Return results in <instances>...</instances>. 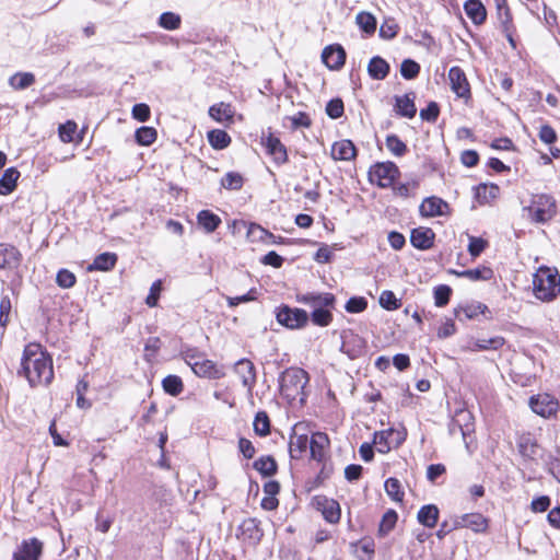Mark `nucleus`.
Returning a JSON list of instances; mask_svg holds the SVG:
<instances>
[{
	"label": "nucleus",
	"mask_w": 560,
	"mask_h": 560,
	"mask_svg": "<svg viewBox=\"0 0 560 560\" xmlns=\"http://www.w3.org/2000/svg\"><path fill=\"white\" fill-rule=\"evenodd\" d=\"M301 302L305 304H310L314 307L312 312V320L314 324L319 326H326L331 320V313L326 310V306H329L334 303L335 298L329 293L317 294V293H307L300 299Z\"/></svg>",
	"instance_id": "obj_5"
},
{
	"label": "nucleus",
	"mask_w": 560,
	"mask_h": 560,
	"mask_svg": "<svg viewBox=\"0 0 560 560\" xmlns=\"http://www.w3.org/2000/svg\"><path fill=\"white\" fill-rule=\"evenodd\" d=\"M520 454L527 459H535L538 453V445L529 435H522L517 443Z\"/></svg>",
	"instance_id": "obj_30"
},
{
	"label": "nucleus",
	"mask_w": 560,
	"mask_h": 560,
	"mask_svg": "<svg viewBox=\"0 0 560 560\" xmlns=\"http://www.w3.org/2000/svg\"><path fill=\"white\" fill-rule=\"evenodd\" d=\"M448 80L451 89L457 97L466 102L471 98L470 84L462 68L457 66L452 67L448 71Z\"/></svg>",
	"instance_id": "obj_9"
},
{
	"label": "nucleus",
	"mask_w": 560,
	"mask_h": 560,
	"mask_svg": "<svg viewBox=\"0 0 560 560\" xmlns=\"http://www.w3.org/2000/svg\"><path fill=\"white\" fill-rule=\"evenodd\" d=\"M209 115L211 118L219 122L223 121H232L233 119V112L231 109V106L225 103H219L215 105H212L209 108Z\"/></svg>",
	"instance_id": "obj_34"
},
{
	"label": "nucleus",
	"mask_w": 560,
	"mask_h": 560,
	"mask_svg": "<svg viewBox=\"0 0 560 560\" xmlns=\"http://www.w3.org/2000/svg\"><path fill=\"white\" fill-rule=\"evenodd\" d=\"M329 444V440L326 433L316 432L310 440V452L311 457L314 460L322 462L326 457V448Z\"/></svg>",
	"instance_id": "obj_19"
},
{
	"label": "nucleus",
	"mask_w": 560,
	"mask_h": 560,
	"mask_svg": "<svg viewBox=\"0 0 560 560\" xmlns=\"http://www.w3.org/2000/svg\"><path fill=\"white\" fill-rule=\"evenodd\" d=\"M136 141L141 145H151L158 137L156 130L153 127H140L136 131Z\"/></svg>",
	"instance_id": "obj_43"
},
{
	"label": "nucleus",
	"mask_w": 560,
	"mask_h": 560,
	"mask_svg": "<svg viewBox=\"0 0 560 560\" xmlns=\"http://www.w3.org/2000/svg\"><path fill=\"white\" fill-rule=\"evenodd\" d=\"M343 110V102L340 98H332L326 105V114L332 119L341 117Z\"/></svg>",
	"instance_id": "obj_58"
},
{
	"label": "nucleus",
	"mask_w": 560,
	"mask_h": 560,
	"mask_svg": "<svg viewBox=\"0 0 560 560\" xmlns=\"http://www.w3.org/2000/svg\"><path fill=\"white\" fill-rule=\"evenodd\" d=\"M420 214L427 218L446 215L450 212V206L440 197H427L419 207Z\"/></svg>",
	"instance_id": "obj_12"
},
{
	"label": "nucleus",
	"mask_w": 560,
	"mask_h": 560,
	"mask_svg": "<svg viewBox=\"0 0 560 560\" xmlns=\"http://www.w3.org/2000/svg\"><path fill=\"white\" fill-rule=\"evenodd\" d=\"M310 447V440L307 435L301 434V435H294L291 438L289 443V452L290 456L293 459H300L302 455L307 451Z\"/></svg>",
	"instance_id": "obj_28"
},
{
	"label": "nucleus",
	"mask_w": 560,
	"mask_h": 560,
	"mask_svg": "<svg viewBox=\"0 0 560 560\" xmlns=\"http://www.w3.org/2000/svg\"><path fill=\"white\" fill-rule=\"evenodd\" d=\"M180 354L191 370L203 359V354L196 348H187Z\"/></svg>",
	"instance_id": "obj_60"
},
{
	"label": "nucleus",
	"mask_w": 560,
	"mask_h": 560,
	"mask_svg": "<svg viewBox=\"0 0 560 560\" xmlns=\"http://www.w3.org/2000/svg\"><path fill=\"white\" fill-rule=\"evenodd\" d=\"M276 318L279 324L290 329L301 328L308 322V315L301 308H291L282 305L276 312Z\"/></svg>",
	"instance_id": "obj_7"
},
{
	"label": "nucleus",
	"mask_w": 560,
	"mask_h": 560,
	"mask_svg": "<svg viewBox=\"0 0 560 560\" xmlns=\"http://www.w3.org/2000/svg\"><path fill=\"white\" fill-rule=\"evenodd\" d=\"M355 23L364 36H371L376 31V19L373 14L362 11L357 14Z\"/></svg>",
	"instance_id": "obj_29"
},
{
	"label": "nucleus",
	"mask_w": 560,
	"mask_h": 560,
	"mask_svg": "<svg viewBox=\"0 0 560 560\" xmlns=\"http://www.w3.org/2000/svg\"><path fill=\"white\" fill-rule=\"evenodd\" d=\"M352 552L359 560H373L375 553L374 540L368 537L361 539L358 544H352Z\"/></svg>",
	"instance_id": "obj_24"
},
{
	"label": "nucleus",
	"mask_w": 560,
	"mask_h": 560,
	"mask_svg": "<svg viewBox=\"0 0 560 560\" xmlns=\"http://www.w3.org/2000/svg\"><path fill=\"white\" fill-rule=\"evenodd\" d=\"M19 374L25 376L32 387L50 384L54 378L52 360L39 343L25 346Z\"/></svg>",
	"instance_id": "obj_1"
},
{
	"label": "nucleus",
	"mask_w": 560,
	"mask_h": 560,
	"mask_svg": "<svg viewBox=\"0 0 560 560\" xmlns=\"http://www.w3.org/2000/svg\"><path fill=\"white\" fill-rule=\"evenodd\" d=\"M180 23V16L174 12H164L159 18V25L168 31L179 28Z\"/></svg>",
	"instance_id": "obj_46"
},
{
	"label": "nucleus",
	"mask_w": 560,
	"mask_h": 560,
	"mask_svg": "<svg viewBox=\"0 0 560 560\" xmlns=\"http://www.w3.org/2000/svg\"><path fill=\"white\" fill-rule=\"evenodd\" d=\"M22 262V254L10 244H0V269L14 270Z\"/></svg>",
	"instance_id": "obj_15"
},
{
	"label": "nucleus",
	"mask_w": 560,
	"mask_h": 560,
	"mask_svg": "<svg viewBox=\"0 0 560 560\" xmlns=\"http://www.w3.org/2000/svg\"><path fill=\"white\" fill-rule=\"evenodd\" d=\"M535 296L542 302H550L560 294V275L556 268L541 266L533 279Z\"/></svg>",
	"instance_id": "obj_3"
},
{
	"label": "nucleus",
	"mask_w": 560,
	"mask_h": 560,
	"mask_svg": "<svg viewBox=\"0 0 560 560\" xmlns=\"http://www.w3.org/2000/svg\"><path fill=\"white\" fill-rule=\"evenodd\" d=\"M161 291H162L161 280L154 281L150 288V293L145 299V303L148 306L154 307L158 305V301H159Z\"/></svg>",
	"instance_id": "obj_63"
},
{
	"label": "nucleus",
	"mask_w": 560,
	"mask_h": 560,
	"mask_svg": "<svg viewBox=\"0 0 560 560\" xmlns=\"http://www.w3.org/2000/svg\"><path fill=\"white\" fill-rule=\"evenodd\" d=\"M419 186V183L417 180H412L410 183H400L397 185L393 184V190L396 196L407 198L411 196L412 191L416 190Z\"/></svg>",
	"instance_id": "obj_57"
},
{
	"label": "nucleus",
	"mask_w": 560,
	"mask_h": 560,
	"mask_svg": "<svg viewBox=\"0 0 560 560\" xmlns=\"http://www.w3.org/2000/svg\"><path fill=\"white\" fill-rule=\"evenodd\" d=\"M254 468L262 476H272L277 471V463L271 456H261L254 462Z\"/></svg>",
	"instance_id": "obj_37"
},
{
	"label": "nucleus",
	"mask_w": 560,
	"mask_h": 560,
	"mask_svg": "<svg viewBox=\"0 0 560 560\" xmlns=\"http://www.w3.org/2000/svg\"><path fill=\"white\" fill-rule=\"evenodd\" d=\"M498 194L499 186L495 184H479L477 187H475V197L481 205L487 203L490 200L497 198Z\"/></svg>",
	"instance_id": "obj_32"
},
{
	"label": "nucleus",
	"mask_w": 560,
	"mask_h": 560,
	"mask_svg": "<svg viewBox=\"0 0 560 560\" xmlns=\"http://www.w3.org/2000/svg\"><path fill=\"white\" fill-rule=\"evenodd\" d=\"M19 177L20 172L15 167L7 168L0 178V195L11 194L16 187Z\"/></svg>",
	"instance_id": "obj_27"
},
{
	"label": "nucleus",
	"mask_w": 560,
	"mask_h": 560,
	"mask_svg": "<svg viewBox=\"0 0 560 560\" xmlns=\"http://www.w3.org/2000/svg\"><path fill=\"white\" fill-rule=\"evenodd\" d=\"M307 382L308 375L303 369L289 368L279 376L280 394L290 404L296 400L304 404L306 400L304 388Z\"/></svg>",
	"instance_id": "obj_2"
},
{
	"label": "nucleus",
	"mask_w": 560,
	"mask_h": 560,
	"mask_svg": "<svg viewBox=\"0 0 560 560\" xmlns=\"http://www.w3.org/2000/svg\"><path fill=\"white\" fill-rule=\"evenodd\" d=\"M260 522L256 518H246L240 525V532L244 539L249 540L253 544L260 541L264 536L262 529L260 528Z\"/></svg>",
	"instance_id": "obj_22"
},
{
	"label": "nucleus",
	"mask_w": 560,
	"mask_h": 560,
	"mask_svg": "<svg viewBox=\"0 0 560 560\" xmlns=\"http://www.w3.org/2000/svg\"><path fill=\"white\" fill-rule=\"evenodd\" d=\"M488 246V242L481 237L469 236L468 253L471 257H478Z\"/></svg>",
	"instance_id": "obj_56"
},
{
	"label": "nucleus",
	"mask_w": 560,
	"mask_h": 560,
	"mask_svg": "<svg viewBox=\"0 0 560 560\" xmlns=\"http://www.w3.org/2000/svg\"><path fill=\"white\" fill-rule=\"evenodd\" d=\"M192 371L197 376L210 380H219L225 376L223 368H219L212 360L205 358L199 361Z\"/></svg>",
	"instance_id": "obj_16"
},
{
	"label": "nucleus",
	"mask_w": 560,
	"mask_h": 560,
	"mask_svg": "<svg viewBox=\"0 0 560 560\" xmlns=\"http://www.w3.org/2000/svg\"><path fill=\"white\" fill-rule=\"evenodd\" d=\"M486 311H488V307L482 303L470 304L462 310V312L465 315V318L467 319H472L477 317L479 314H485Z\"/></svg>",
	"instance_id": "obj_64"
},
{
	"label": "nucleus",
	"mask_w": 560,
	"mask_h": 560,
	"mask_svg": "<svg viewBox=\"0 0 560 560\" xmlns=\"http://www.w3.org/2000/svg\"><path fill=\"white\" fill-rule=\"evenodd\" d=\"M368 71L372 79L383 80L389 72V65L382 57L375 56L370 60Z\"/></svg>",
	"instance_id": "obj_26"
},
{
	"label": "nucleus",
	"mask_w": 560,
	"mask_h": 560,
	"mask_svg": "<svg viewBox=\"0 0 560 560\" xmlns=\"http://www.w3.org/2000/svg\"><path fill=\"white\" fill-rule=\"evenodd\" d=\"M234 372L242 378L244 387L252 393L256 384V368L248 359H241L234 364Z\"/></svg>",
	"instance_id": "obj_13"
},
{
	"label": "nucleus",
	"mask_w": 560,
	"mask_h": 560,
	"mask_svg": "<svg viewBox=\"0 0 560 560\" xmlns=\"http://www.w3.org/2000/svg\"><path fill=\"white\" fill-rule=\"evenodd\" d=\"M77 131V124L74 121H67L59 127V137L63 142H71Z\"/></svg>",
	"instance_id": "obj_61"
},
{
	"label": "nucleus",
	"mask_w": 560,
	"mask_h": 560,
	"mask_svg": "<svg viewBox=\"0 0 560 560\" xmlns=\"http://www.w3.org/2000/svg\"><path fill=\"white\" fill-rule=\"evenodd\" d=\"M489 526L488 518L480 513L464 514L455 521V528H470L475 533H483Z\"/></svg>",
	"instance_id": "obj_14"
},
{
	"label": "nucleus",
	"mask_w": 560,
	"mask_h": 560,
	"mask_svg": "<svg viewBox=\"0 0 560 560\" xmlns=\"http://www.w3.org/2000/svg\"><path fill=\"white\" fill-rule=\"evenodd\" d=\"M247 237L253 242H266L267 238H276V235L265 230L259 224L250 223L247 230Z\"/></svg>",
	"instance_id": "obj_47"
},
{
	"label": "nucleus",
	"mask_w": 560,
	"mask_h": 560,
	"mask_svg": "<svg viewBox=\"0 0 560 560\" xmlns=\"http://www.w3.org/2000/svg\"><path fill=\"white\" fill-rule=\"evenodd\" d=\"M197 220L207 233L215 231L221 223V219L209 210L200 211L197 215Z\"/></svg>",
	"instance_id": "obj_33"
},
{
	"label": "nucleus",
	"mask_w": 560,
	"mask_h": 560,
	"mask_svg": "<svg viewBox=\"0 0 560 560\" xmlns=\"http://www.w3.org/2000/svg\"><path fill=\"white\" fill-rule=\"evenodd\" d=\"M416 94L413 92L406 93L402 96H395V110L398 115L406 118H413L417 114L415 105Z\"/></svg>",
	"instance_id": "obj_18"
},
{
	"label": "nucleus",
	"mask_w": 560,
	"mask_h": 560,
	"mask_svg": "<svg viewBox=\"0 0 560 560\" xmlns=\"http://www.w3.org/2000/svg\"><path fill=\"white\" fill-rule=\"evenodd\" d=\"M435 234L430 228H417L411 231L410 242L413 247L425 250L433 246Z\"/></svg>",
	"instance_id": "obj_17"
},
{
	"label": "nucleus",
	"mask_w": 560,
	"mask_h": 560,
	"mask_svg": "<svg viewBox=\"0 0 560 560\" xmlns=\"http://www.w3.org/2000/svg\"><path fill=\"white\" fill-rule=\"evenodd\" d=\"M380 305L385 308V310H388V311H394V310H397L400 307L401 303L400 301L396 298V295L394 294V292L389 291V290H385L382 292L381 296H380Z\"/></svg>",
	"instance_id": "obj_53"
},
{
	"label": "nucleus",
	"mask_w": 560,
	"mask_h": 560,
	"mask_svg": "<svg viewBox=\"0 0 560 560\" xmlns=\"http://www.w3.org/2000/svg\"><path fill=\"white\" fill-rule=\"evenodd\" d=\"M244 178L240 173L229 172L221 179V185L225 189L240 190L243 187Z\"/></svg>",
	"instance_id": "obj_49"
},
{
	"label": "nucleus",
	"mask_w": 560,
	"mask_h": 560,
	"mask_svg": "<svg viewBox=\"0 0 560 560\" xmlns=\"http://www.w3.org/2000/svg\"><path fill=\"white\" fill-rule=\"evenodd\" d=\"M529 407L538 416L549 418L557 413L559 402L550 394L542 393L534 395L529 398Z\"/></svg>",
	"instance_id": "obj_8"
},
{
	"label": "nucleus",
	"mask_w": 560,
	"mask_h": 560,
	"mask_svg": "<svg viewBox=\"0 0 560 560\" xmlns=\"http://www.w3.org/2000/svg\"><path fill=\"white\" fill-rule=\"evenodd\" d=\"M497 8V18L501 28L508 30L509 25L512 24V14L508 5L506 0H494Z\"/></svg>",
	"instance_id": "obj_36"
},
{
	"label": "nucleus",
	"mask_w": 560,
	"mask_h": 560,
	"mask_svg": "<svg viewBox=\"0 0 560 560\" xmlns=\"http://www.w3.org/2000/svg\"><path fill=\"white\" fill-rule=\"evenodd\" d=\"M117 255L114 253H103L95 257L89 270L108 271L115 267Z\"/></svg>",
	"instance_id": "obj_31"
},
{
	"label": "nucleus",
	"mask_w": 560,
	"mask_h": 560,
	"mask_svg": "<svg viewBox=\"0 0 560 560\" xmlns=\"http://www.w3.org/2000/svg\"><path fill=\"white\" fill-rule=\"evenodd\" d=\"M536 223H546L557 214V203L552 196L539 194L533 197L530 206L524 208Z\"/></svg>",
	"instance_id": "obj_4"
},
{
	"label": "nucleus",
	"mask_w": 560,
	"mask_h": 560,
	"mask_svg": "<svg viewBox=\"0 0 560 560\" xmlns=\"http://www.w3.org/2000/svg\"><path fill=\"white\" fill-rule=\"evenodd\" d=\"M464 10L476 25L482 24L487 19L486 8L480 0H467L464 4Z\"/></svg>",
	"instance_id": "obj_23"
},
{
	"label": "nucleus",
	"mask_w": 560,
	"mask_h": 560,
	"mask_svg": "<svg viewBox=\"0 0 560 560\" xmlns=\"http://www.w3.org/2000/svg\"><path fill=\"white\" fill-rule=\"evenodd\" d=\"M386 147L395 156H402L408 151L406 143L394 133L386 137Z\"/></svg>",
	"instance_id": "obj_45"
},
{
	"label": "nucleus",
	"mask_w": 560,
	"mask_h": 560,
	"mask_svg": "<svg viewBox=\"0 0 560 560\" xmlns=\"http://www.w3.org/2000/svg\"><path fill=\"white\" fill-rule=\"evenodd\" d=\"M459 276L468 278L472 281L478 280H490L493 276V271L490 268L481 267L475 269H467L459 273Z\"/></svg>",
	"instance_id": "obj_48"
},
{
	"label": "nucleus",
	"mask_w": 560,
	"mask_h": 560,
	"mask_svg": "<svg viewBox=\"0 0 560 560\" xmlns=\"http://www.w3.org/2000/svg\"><path fill=\"white\" fill-rule=\"evenodd\" d=\"M209 143L217 150L226 148L231 142V137L221 129H213L208 132Z\"/></svg>",
	"instance_id": "obj_35"
},
{
	"label": "nucleus",
	"mask_w": 560,
	"mask_h": 560,
	"mask_svg": "<svg viewBox=\"0 0 560 560\" xmlns=\"http://www.w3.org/2000/svg\"><path fill=\"white\" fill-rule=\"evenodd\" d=\"M331 158L336 161L350 160V140L337 141L331 147Z\"/></svg>",
	"instance_id": "obj_41"
},
{
	"label": "nucleus",
	"mask_w": 560,
	"mask_h": 560,
	"mask_svg": "<svg viewBox=\"0 0 560 560\" xmlns=\"http://www.w3.org/2000/svg\"><path fill=\"white\" fill-rule=\"evenodd\" d=\"M346 51L341 46H328L323 50V62L329 69H338L346 61Z\"/></svg>",
	"instance_id": "obj_20"
},
{
	"label": "nucleus",
	"mask_w": 560,
	"mask_h": 560,
	"mask_svg": "<svg viewBox=\"0 0 560 560\" xmlns=\"http://www.w3.org/2000/svg\"><path fill=\"white\" fill-rule=\"evenodd\" d=\"M162 386L164 392L172 396H178L184 389L183 381L177 375H167L162 381Z\"/></svg>",
	"instance_id": "obj_39"
},
{
	"label": "nucleus",
	"mask_w": 560,
	"mask_h": 560,
	"mask_svg": "<svg viewBox=\"0 0 560 560\" xmlns=\"http://www.w3.org/2000/svg\"><path fill=\"white\" fill-rule=\"evenodd\" d=\"M56 282L62 289H70L75 284L77 278L70 270L60 269L57 273Z\"/></svg>",
	"instance_id": "obj_54"
},
{
	"label": "nucleus",
	"mask_w": 560,
	"mask_h": 560,
	"mask_svg": "<svg viewBox=\"0 0 560 560\" xmlns=\"http://www.w3.org/2000/svg\"><path fill=\"white\" fill-rule=\"evenodd\" d=\"M385 491L387 495L395 502H402L404 491H401L400 481L397 478L390 477L385 481Z\"/></svg>",
	"instance_id": "obj_42"
},
{
	"label": "nucleus",
	"mask_w": 560,
	"mask_h": 560,
	"mask_svg": "<svg viewBox=\"0 0 560 560\" xmlns=\"http://www.w3.org/2000/svg\"><path fill=\"white\" fill-rule=\"evenodd\" d=\"M43 549L44 544L39 539H24L13 552L12 560H39Z\"/></svg>",
	"instance_id": "obj_10"
},
{
	"label": "nucleus",
	"mask_w": 560,
	"mask_h": 560,
	"mask_svg": "<svg viewBox=\"0 0 560 560\" xmlns=\"http://www.w3.org/2000/svg\"><path fill=\"white\" fill-rule=\"evenodd\" d=\"M254 431L260 436H266L270 433V420L265 411L257 412L254 419Z\"/></svg>",
	"instance_id": "obj_44"
},
{
	"label": "nucleus",
	"mask_w": 560,
	"mask_h": 560,
	"mask_svg": "<svg viewBox=\"0 0 560 560\" xmlns=\"http://www.w3.org/2000/svg\"><path fill=\"white\" fill-rule=\"evenodd\" d=\"M132 117L141 122L149 120L150 118V107L144 103H139L133 105L131 110Z\"/></svg>",
	"instance_id": "obj_62"
},
{
	"label": "nucleus",
	"mask_w": 560,
	"mask_h": 560,
	"mask_svg": "<svg viewBox=\"0 0 560 560\" xmlns=\"http://www.w3.org/2000/svg\"><path fill=\"white\" fill-rule=\"evenodd\" d=\"M264 144L268 154H270L273 161L278 164H283L288 161L287 149L277 137L269 135Z\"/></svg>",
	"instance_id": "obj_21"
},
{
	"label": "nucleus",
	"mask_w": 560,
	"mask_h": 560,
	"mask_svg": "<svg viewBox=\"0 0 560 560\" xmlns=\"http://www.w3.org/2000/svg\"><path fill=\"white\" fill-rule=\"evenodd\" d=\"M398 515L396 511L388 510L382 517L378 532L382 536L387 535L396 525Z\"/></svg>",
	"instance_id": "obj_50"
},
{
	"label": "nucleus",
	"mask_w": 560,
	"mask_h": 560,
	"mask_svg": "<svg viewBox=\"0 0 560 560\" xmlns=\"http://www.w3.org/2000/svg\"><path fill=\"white\" fill-rule=\"evenodd\" d=\"M313 505L319 511L324 518L329 523H336L340 518L339 503L326 497L316 495L313 499Z\"/></svg>",
	"instance_id": "obj_11"
},
{
	"label": "nucleus",
	"mask_w": 560,
	"mask_h": 560,
	"mask_svg": "<svg viewBox=\"0 0 560 560\" xmlns=\"http://www.w3.org/2000/svg\"><path fill=\"white\" fill-rule=\"evenodd\" d=\"M398 166L393 162H382L373 165L369 171V179L381 188L393 186L395 179L399 176Z\"/></svg>",
	"instance_id": "obj_6"
},
{
	"label": "nucleus",
	"mask_w": 560,
	"mask_h": 560,
	"mask_svg": "<svg viewBox=\"0 0 560 560\" xmlns=\"http://www.w3.org/2000/svg\"><path fill=\"white\" fill-rule=\"evenodd\" d=\"M420 65L412 59H405L400 65V73L406 80H412L418 77Z\"/></svg>",
	"instance_id": "obj_52"
},
{
	"label": "nucleus",
	"mask_w": 560,
	"mask_h": 560,
	"mask_svg": "<svg viewBox=\"0 0 560 560\" xmlns=\"http://www.w3.org/2000/svg\"><path fill=\"white\" fill-rule=\"evenodd\" d=\"M35 82V77L31 72L15 73L9 80L10 85L15 90H24Z\"/></svg>",
	"instance_id": "obj_40"
},
{
	"label": "nucleus",
	"mask_w": 560,
	"mask_h": 560,
	"mask_svg": "<svg viewBox=\"0 0 560 560\" xmlns=\"http://www.w3.org/2000/svg\"><path fill=\"white\" fill-rule=\"evenodd\" d=\"M452 289L446 284H441L434 289V301L439 307L445 306L451 298Z\"/></svg>",
	"instance_id": "obj_55"
},
{
	"label": "nucleus",
	"mask_w": 560,
	"mask_h": 560,
	"mask_svg": "<svg viewBox=\"0 0 560 560\" xmlns=\"http://www.w3.org/2000/svg\"><path fill=\"white\" fill-rule=\"evenodd\" d=\"M418 522L429 528H433L439 520V509L434 504L423 505L417 515Z\"/></svg>",
	"instance_id": "obj_25"
},
{
	"label": "nucleus",
	"mask_w": 560,
	"mask_h": 560,
	"mask_svg": "<svg viewBox=\"0 0 560 560\" xmlns=\"http://www.w3.org/2000/svg\"><path fill=\"white\" fill-rule=\"evenodd\" d=\"M503 337L497 336L489 339H477L471 348L472 351L497 350L504 345Z\"/></svg>",
	"instance_id": "obj_38"
},
{
	"label": "nucleus",
	"mask_w": 560,
	"mask_h": 560,
	"mask_svg": "<svg viewBox=\"0 0 560 560\" xmlns=\"http://www.w3.org/2000/svg\"><path fill=\"white\" fill-rule=\"evenodd\" d=\"M399 31V25L392 18L385 19L380 27V37L383 39H393Z\"/></svg>",
	"instance_id": "obj_51"
},
{
	"label": "nucleus",
	"mask_w": 560,
	"mask_h": 560,
	"mask_svg": "<svg viewBox=\"0 0 560 560\" xmlns=\"http://www.w3.org/2000/svg\"><path fill=\"white\" fill-rule=\"evenodd\" d=\"M440 114V107L436 102H430L425 108L420 110V117L422 120L429 122H435Z\"/></svg>",
	"instance_id": "obj_59"
}]
</instances>
